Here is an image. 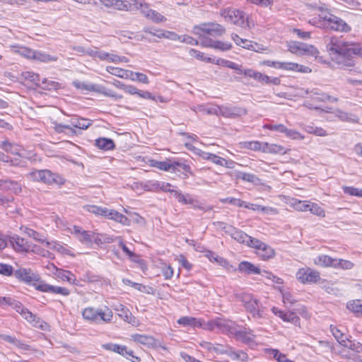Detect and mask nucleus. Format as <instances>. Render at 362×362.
Segmentation results:
<instances>
[{
	"instance_id": "3",
	"label": "nucleus",
	"mask_w": 362,
	"mask_h": 362,
	"mask_svg": "<svg viewBox=\"0 0 362 362\" xmlns=\"http://www.w3.org/2000/svg\"><path fill=\"white\" fill-rule=\"evenodd\" d=\"M330 329L338 343L343 346L341 350L338 351L339 354L341 355L343 357L352 359L355 362H362L361 356L358 354L361 350H362V348L358 346L355 349L352 347L351 341H347L346 336L342 333L341 330L332 325ZM353 346H355V345L353 344Z\"/></svg>"
},
{
	"instance_id": "30",
	"label": "nucleus",
	"mask_w": 362,
	"mask_h": 362,
	"mask_svg": "<svg viewBox=\"0 0 362 362\" xmlns=\"http://www.w3.org/2000/svg\"><path fill=\"white\" fill-rule=\"evenodd\" d=\"M34 54L35 57H33V59L41 62L48 63L56 62L58 59L57 56L50 55L45 52L35 50Z\"/></svg>"
},
{
	"instance_id": "40",
	"label": "nucleus",
	"mask_w": 362,
	"mask_h": 362,
	"mask_svg": "<svg viewBox=\"0 0 362 362\" xmlns=\"http://www.w3.org/2000/svg\"><path fill=\"white\" fill-rule=\"evenodd\" d=\"M106 71L110 74L117 76L122 78H128V71L129 70L123 69L119 67H114L112 66H107L106 67Z\"/></svg>"
},
{
	"instance_id": "36",
	"label": "nucleus",
	"mask_w": 362,
	"mask_h": 362,
	"mask_svg": "<svg viewBox=\"0 0 362 362\" xmlns=\"http://www.w3.org/2000/svg\"><path fill=\"white\" fill-rule=\"evenodd\" d=\"M151 165L165 171H172L173 169V161L167 160L165 161L151 160Z\"/></svg>"
},
{
	"instance_id": "35",
	"label": "nucleus",
	"mask_w": 362,
	"mask_h": 362,
	"mask_svg": "<svg viewBox=\"0 0 362 362\" xmlns=\"http://www.w3.org/2000/svg\"><path fill=\"white\" fill-rule=\"evenodd\" d=\"M95 93L103 94L105 96L114 98L115 100H118L122 98L121 95H118L112 90L107 89L105 86L95 84Z\"/></svg>"
},
{
	"instance_id": "28",
	"label": "nucleus",
	"mask_w": 362,
	"mask_h": 362,
	"mask_svg": "<svg viewBox=\"0 0 362 362\" xmlns=\"http://www.w3.org/2000/svg\"><path fill=\"white\" fill-rule=\"evenodd\" d=\"M11 47L12 48L13 52L17 53L27 59H33V57H35V50L29 47L18 45H11Z\"/></svg>"
},
{
	"instance_id": "47",
	"label": "nucleus",
	"mask_w": 362,
	"mask_h": 362,
	"mask_svg": "<svg viewBox=\"0 0 362 362\" xmlns=\"http://www.w3.org/2000/svg\"><path fill=\"white\" fill-rule=\"evenodd\" d=\"M117 239L119 240V246L121 247L122 251L134 262H137L139 256L134 252L131 251L123 242L121 237H117Z\"/></svg>"
},
{
	"instance_id": "43",
	"label": "nucleus",
	"mask_w": 362,
	"mask_h": 362,
	"mask_svg": "<svg viewBox=\"0 0 362 362\" xmlns=\"http://www.w3.org/2000/svg\"><path fill=\"white\" fill-rule=\"evenodd\" d=\"M310 202L307 200H298L297 199H292L291 205L295 209L299 211H308Z\"/></svg>"
},
{
	"instance_id": "21",
	"label": "nucleus",
	"mask_w": 362,
	"mask_h": 362,
	"mask_svg": "<svg viewBox=\"0 0 362 362\" xmlns=\"http://www.w3.org/2000/svg\"><path fill=\"white\" fill-rule=\"evenodd\" d=\"M238 270L246 274H262V271L259 267L247 261L241 262L238 265Z\"/></svg>"
},
{
	"instance_id": "19",
	"label": "nucleus",
	"mask_w": 362,
	"mask_h": 362,
	"mask_svg": "<svg viewBox=\"0 0 362 362\" xmlns=\"http://www.w3.org/2000/svg\"><path fill=\"white\" fill-rule=\"evenodd\" d=\"M132 339L136 343L145 345L147 347H154L157 341L150 335L135 334L132 335Z\"/></svg>"
},
{
	"instance_id": "24",
	"label": "nucleus",
	"mask_w": 362,
	"mask_h": 362,
	"mask_svg": "<svg viewBox=\"0 0 362 362\" xmlns=\"http://www.w3.org/2000/svg\"><path fill=\"white\" fill-rule=\"evenodd\" d=\"M91 124V121L85 118L72 117L69 122V125H71V127L74 128V129L75 128L86 129Z\"/></svg>"
},
{
	"instance_id": "34",
	"label": "nucleus",
	"mask_w": 362,
	"mask_h": 362,
	"mask_svg": "<svg viewBox=\"0 0 362 362\" xmlns=\"http://www.w3.org/2000/svg\"><path fill=\"white\" fill-rule=\"evenodd\" d=\"M183 170V178H187L188 177L187 173L192 175V172L191 170V168L189 165L185 164V163H181L179 161H173V173H178L180 170Z\"/></svg>"
},
{
	"instance_id": "11",
	"label": "nucleus",
	"mask_w": 362,
	"mask_h": 362,
	"mask_svg": "<svg viewBox=\"0 0 362 362\" xmlns=\"http://www.w3.org/2000/svg\"><path fill=\"white\" fill-rule=\"evenodd\" d=\"M7 240L8 244H10L16 252H28L30 250L35 252L32 249V245L26 239L21 238L18 235L7 236Z\"/></svg>"
},
{
	"instance_id": "59",
	"label": "nucleus",
	"mask_w": 362,
	"mask_h": 362,
	"mask_svg": "<svg viewBox=\"0 0 362 362\" xmlns=\"http://www.w3.org/2000/svg\"><path fill=\"white\" fill-rule=\"evenodd\" d=\"M114 8L119 11H132V4L128 1L115 0Z\"/></svg>"
},
{
	"instance_id": "45",
	"label": "nucleus",
	"mask_w": 362,
	"mask_h": 362,
	"mask_svg": "<svg viewBox=\"0 0 362 362\" xmlns=\"http://www.w3.org/2000/svg\"><path fill=\"white\" fill-rule=\"evenodd\" d=\"M244 146L250 150L261 151L263 152L264 146H267V142H260L258 141H245Z\"/></svg>"
},
{
	"instance_id": "46",
	"label": "nucleus",
	"mask_w": 362,
	"mask_h": 362,
	"mask_svg": "<svg viewBox=\"0 0 362 362\" xmlns=\"http://www.w3.org/2000/svg\"><path fill=\"white\" fill-rule=\"evenodd\" d=\"M189 54L191 57H194L199 60H201V61H203L205 62H209V63H214V58L206 57L204 56L203 52H202L199 50H196L194 49H190L189 50Z\"/></svg>"
},
{
	"instance_id": "63",
	"label": "nucleus",
	"mask_w": 362,
	"mask_h": 362,
	"mask_svg": "<svg viewBox=\"0 0 362 362\" xmlns=\"http://www.w3.org/2000/svg\"><path fill=\"white\" fill-rule=\"evenodd\" d=\"M147 18L156 23H162L166 21V18L163 15L153 9Z\"/></svg>"
},
{
	"instance_id": "15",
	"label": "nucleus",
	"mask_w": 362,
	"mask_h": 362,
	"mask_svg": "<svg viewBox=\"0 0 362 362\" xmlns=\"http://www.w3.org/2000/svg\"><path fill=\"white\" fill-rule=\"evenodd\" d=\"M72 233L83 244H90L93 242L94 233L91 231L84 230L80 226H74Z\"/></svg>"
},
{
	"instance_id": "57",
	"label": "nucleus",
	"mask_w": 362,
	"mask_h": 362,
	"mask_svg": "<svg viewBox=\"0 0 362 362\" xmlns=\"http://www.w3.org/2000/svg\"><path fill=\"white\" fill-rule=\"evenodd\" d=\"M308 211H310L311 214L320 217H324L325 216L324 209L320 206L318 204L311 202L309 205Z\"/></svg>"
},
{
	"instance_id": "58",
	"label": "nucleus",
	"mask_w": 362,
	"mask_h": 362,
	"mask_svg": "<svg viewBox=\"0 0 362 362\" xmlns=\"http://www.w3.org/2000/svg\"><path fill=\"white\" fill-rule=\"evenodd\" d=\"M233 45L230 42H223L220 40H215L214 45H212V48L215 49H218L222 52L230 50L232 48Z\"/></svg>"
},
{
	"instance_id": "7",
	"label": "nucleus",
	"mask_w": 362,
	"mask_h": 362,
	"mask_svg": "<svg viewBox=\"0 0 362 362\" xmlns=\"http://www.w3.org/2000/svg\"><path fill=\"white\" fill-rule=\"evenodd\" d=\"M225 32V28L216 23H202L193 27V33L199 37L209 35L216 37L221 36Z\"/></svg>"
},
{
	"instance_id": "18",
	"label": "nucleus",
	"mask_w": 362,
	"mask_h": 362,
	"mask_svg": "<svg viewBox=\"0 0 362 362\" xmlns=\"http://www.w3.org/2000/svg\"><path fill=\"white\" fill-rule=\"evenodd\" d=\"M276 309L274 308L272 309L273 313L278 315L284 321L291 322L295 325H300V318L293 312H284L281 310L276 311Z\"/></svg>"
},
{
	"instance_id": "44",
	"label": "nucleus",
	"mask_w": 362,
	"mask_h": 362,
	"mask_svg": "<svg viewBox=\"0 0 362 362\" xmlns=\"http://www.w3.org/2000/svg\"><path fill=\"white\" fill-rule=\"evenodd\" d=\"M132 81H137L141 83L148 84L149 83L147 76L142 73L134 72L132 71H128V78Z\"/></svg>"
},
{
	"instance_id": "1",
	"label": "nucleus",
	"mask_w": 362,
	"mask_h": 362,
	"mask_svg": "<svg viewBox=\"0 0 362 362\" xmlns=\"http://www.w3.org/2000/svg\"><path fill=\"white\" fill-rule=\"evenodd\" d=\"M326 49L331 60L341 67L354 65L355 59L362 48L359 44L348 42L338 37H331L326 42Z\"/></svg>"
},
{
	"instance_id": "39",
	"label": "nucleus",
	"mask_w": 362,
	"mask_h": 362,
	"mask_svg": "<svg viewBox=\"0 0 362 362\" xmlns=\"http://www.w3.org/2000/svg\"><path fill=\"white\" fill-rule=\"evenodd\" d=\"M346 308L357 316L362 315V303L361 300L349 301L346 304Z\"/></svg>"
},
{
	"instance_id": "41",
	"label": "nucleus",
	"mask_w": 362,
	"mask_h": 362,
	"mask_svg": "<svg viewBox=\"0 0 362 362\" xmlns=\"http://www.w3.org/2000/svg\"><path fill=\"white\" fill-rule=\"evenodd\" d=\"M237 177L238 179L255 185H258L260 182V179L257 175L252 173L240 172Z\"/></svg>"
},
{
	"instance_id": "25",
	"label": "nucleus",
	"mask_w": 362,
	"mask_h": 362,
	"mask_svg": "<svg viewBox=\"0 0 362 362\" xmlns=\"http://www.w3.org/2000/svg\"><path fill=\"white\" fill-rule=\"evenodd\" d=\"M0 188L11 191L14 194H18L21 192V185L16 181L13 180H0Z\"/></svg>"
},
{
	"instance_id": "10",
	"label": "nucleus",
	"mask_w": 362,
	"mask_h": 362,
	"mask_svg": "<svg viewBox=\"0 0 362 362\" xmlns=\"http://www.w3.org/2000/svg\"><path fill=\"white\" fill-rule=\"evenodd\" d=\"M296 279L302 284H315L320 279V272L310 267H305L298 270Z\"/></svg>"
},
{
	"instance_id": "29",
	"label": "nucleus",
	"mask_w": 362,
	"mask_h": 362,
	"mask_svg": "<svg viewBox=\"0 0 362 362\" xmlns=\"http://www.w3.org/2000/svg\"><path fill=\"white\" fill-rule=\"evenodd\" d=\"M177 323L184 327H199L202 325V320L196 317L185 316L180 317Z\"/></svg>"
},
{
	"instance_id": "31",
	"label": "nucleus",
	"mask_w": 362,
	"mask_h": 362,
	"mask_svg": "<svg viewBox=\"0 0 362 362\" xmlns=\"http://www.w3.org/2000/svg\"><path fill=\"white\" fill-rule=\"evenodd\" d=\"M95 146L105 151L112 150L115 147L112 139L104 137L96 139Z\"/></svg>"
},
{
	"instance_id": "26",
	"label": "nucleus",
	"mask_w": 362,
	"mask_h": 362,
	"mask_svg": "<svg viewBox=\"0 0 362 362\" xmlns=\"http://www.w3.org/2000/svg\"><path fill=\"white\" fill-rule=\"evenodd\" d=\"M257 255L263 260H268L274 257L275 251L271 246L264 243L257 251Z\"/></svg>"
},
{
	"instance_id": "53",
	"label": "nucleus",
	"mask_w": 362,
	"mask_h": 362,
	"mask_svg": "<svg viewBox=\"0 0 362 362\" xmlns=\"http://www.w3.org/2000/svg\"><path fill=\"white\" fill-rule=\"evenodd\" d=\"M120 307H121L120 310L117 309V310L119 312L118 314L119 316L122 319H123L124 321H126L129 323H133L134 320V317L132 315V314L129 312V310L128 309H127L122 305H120Z\"/></svg>"
},
{
	"instance_id": "4",
	"label": "nucleus",
	"mask_w": 362,
	"mask_h": 362,
	"mask_svg": "<svg viewBox=\"0 0 362 362\" xmlns=\"http://www.w3.org/2000/svg\"><path fill=\"white\" fill-rule=\"evenodd\" d=\"M29 175L33 181L40 182L47 185H57L61 186L65 183V179L61 175L47 169L35 170Z\"/></svg>"
},
{
	"instance_id": "27",
	"label": "nucleus",
	"mask_w": 362,
	"mask_h": 362,
	"mask_svg": "<svg viewBox=\"0 0 362 362\" xmlns=\"http://www.w3.org/2000/svg\"><path fill=\"white\" fill-rule=\"evenodd\" d=\"M107 218L114 220L124 226L130 225V219L115 210L109 209Z\"/></svg>"
},
{
	"instance_id": "12",
	"label": "nucleus",
	"mask_w": 362,
	"mask_h": 362,
	"mask_svg": "<svg viewBox=\"0 0 362 362\" xmlns=\"http://www.w3.org/2000/svg\"><path fill=\"white\" fill-rule=\"evenodd\" d=\"M288 50L296 54H310L315 55L317 53V49L313 45H308L307 44L291 41L288 44Z\"/></svg>"
},
{
	"instance_id": "50",
	"label": "nucleus",
	"mask_w": 362,
	"mask_h": 362,
	"mask_svg": "<svg viewBox=\"0 0 362 362\" xmlns=\"http://www.w3.org/2000/svg\"><path fill=\"white\" fill-rule=\"evenodd\" d=\"M206 257L211 262H217L219 265L222 267H227L228 265V262L226 259L217 255L213 252H207Z\"/></svg>"
},
{
	"instance_id": "48",
	"label": "nucleus",
	"mask_w": 362,
	"mask_h": 362,
	"mask_svg": "<svg viewBox=\"0 0 362 362\" xmlns=\"http://www.w3.org/2000/svg\"><path fill=\"white\" fill-rule=\"evenodd\" d=\"M284 70L296 71L302 73H308L311 71V69L309 67L293 62H288L286 64V68H285Z\"/></svg>"
},
{
	"instance_id": "5",
	"label": "nucleus",
	"mask_w": 362,
	"mask_h": 362,
	"mask_svg": "<svg viewBox=\"0 0 362 362\" xmlns=\"http://www.w3.org/2000/svg\"><path fill=\"white\" fill-rule=\"evenodd\" d=\"M82 316L84 320L88 321L90 323H108L111 322L112 319V312L107 308L105 311L100 308L88 307L83 309L82 311Z\"/></svg>"
},
{
	"instance_id": "61",
	"label": "nucleus",
	"mask_w": 362,
	"mask_h": 362,
	"mask_svg": "<svg viewBox=\"0 0 362 362\" xmlns=\"http://www.w3.org/2000/svg\"><path fill=\"white\" fill-rule=\"evenodd\" d=\"M198 110L200 112H203L207 115H219L220 113V106H214L210 107H205L203 105H200L198 107Z\"/></svg>"
},
{
	"instance_id": "38",
	"label": "nucleus",
	"mask_w": 362,
	"mask_h": 362,
	"mask_svg": "<svg viewBox=\"0 0 362 362\" xmlns=\"http://www.w3.org/2000/svg\"><path fill=\"white\" fill-rule=\"evenodd\" d=\"M83 209L91 214H95L97 216L100 215L106 218L109 210L107 208H103L95 205H86L84 206Z\"/></svg>"
},
{
	"instance_id": "56",
	"label": "nucleus",
	"mask_w": 362,
	"mask_h": 362,
	"mask_svg": "<svg viewBox=\"0 0 362 362\" xmlns=\"http://www.w3.org/2000/svg\"><path fill=\"white\" fill-rule=\"evenodd\" d=\"M57 286H52L46 284L45 281H41L40 284L36 286V290L45 293H55V291Z\"/></svg>"
},
{
	"instance_id": "33",
	"label": "nucleus",
	"mask_w": 362,
	"mask_h": 362,
	"mask_svg": "<svg viewBox=\"0 0 362 362\" xmlns=\"http://www.w3.org/2000/svg\"><path fill=\"white\" fill-rule=\"evenodd\" d=\"M210 161L213 162L214 163L218 165L223 166L227 168H233L235 165V161L232 160H226L223 158L216 156V154H213Z\"/></svg>"
},
{
	"instance_id": "51",
	"label": "nucleus",
	"mask_w": 362,
	"mask_h": 362,
	"mask_svg": "<svg viewBox=\"0 0 362 362\" xmlns=\"http://www.w3.org/2000/svg\"><path fill=\"white\" fill-rule=\"evenodd\" d=\"M21 78L34 83L38 85L40 83V76L38 74L32 71H24L21 74Z\"/></svg>"
},
{
	"instance_id": "52",
	"label": "nucleus",
	"mask_w": 362,
	"mask_h": 362,
	"mask_svg": "<svg viewBox=\"0 0 362 362\" xmlns=\"http://www.w3.org/2000/svg\"><path fill=\"white\" fill-rule=\"evenodd\" d=\"M72 84L77 89L92 92L95 91V84L93 83H84L76 80L73 81Z\"/></svg>"
},
{
	"instance_id": "54",
	"label": "nucleus",
	"mask_w": 362,
	"mask_h": 362,
	"mask_svg": "<svg viewBox=\"0 0 362 362\" xmlns=\"http://www.w3.org/2000/svg\"><path fill=\"white\" fill-rule=\"evenodd\" d=\"M354 266V264L348 260L342 259H334V268H341L343 269H351Z\"/></svg>"
},
{
	"instance_id": "8",
	"label": "nucleus",
	"mask_w": 362,
	"mask_h": 362,
	"mask_svg": "<svg viewBox=\"0 0 362 362\" xmlns=\"http://www.w3.org/2000/svg\"><path fill=\"white\" fill-rule=\"evenodd\" d=\"M13 276L28 286H36L41 281L40 275L30 268L20 267L15 270Z\"/></svg>"
},
{
	"instance_id": "60",
	"label": "nucleus",
	"mask_w": 362,
	"mask_h": 362,
	"mask_svg": "<svg viewBox=\"0 0 362 362\" xmlns=\"http://www.w3.org/2000/svg\"><path fill=\"white\" fill-rule=\"evenodd\" d=\"M25 233L28 236L33 238L34 240L40 243H43L45 242V239L44 238V237L38 232L34 230L33 229L26 228L25 230Z\"/></svg>"
},
{
	"instance_id": "55",
	"label": "nucleus",
	"mask_w": 362,
	"mask_h": 362,
	"mask_svg": "<svg viewBox=\"0 0 362 362\" xmlns=\"http://www.w3.org/2000/svg\"><path fill=\"white\" fill-rule=\"evenodd\" d=\"M153 35L157 36L158 37H165L170 39L171 40H180L181 38L180 35H178L174 32H170V31H158L157 33H153Z\"/></svg>"
},
{
	"instance_id": "20",
	"label": "nucleus",
	"mask_w": 362,
	"mask_h": 362,
	"mask_svg": "<svg viewBox=\"0 0 362 362\" xmlns=\"http://www.w3.org/2000/svg\"><path fill=\"white\" fill-rule=\"evenodd\" d=\"M226 231L229 233L234 240L240 243L245 244L247 240H249V235L233 227L232 226H228Z\"/></svg>"
},
{
	"instance_id": "6",
	"label": "nucleus",
	"mask_w": 362,
	"mask_h": 362,
	"mask_svg": "<svg viewBox=\"0 0 362 362\" xmlns=\"http://www.w3.org/2000/svg\"><path fill=\"white\" fill-rule=\"evenodd\" d=\"M220 15L228 23L245 29L249 28L248 17L240 10L226 8L220 11Z\"/></svg>"
},
{
	"instance_id": "64",
	"label": "nucleus",
	"mask_w": 362,
	"mask_h": 362,
	"mask_svg": "<svg viewBox=\"0 0 362 362\" xmlns=\"http://www.w3.org/2000/svg\"><path fill=\"white\" fill-rule=\"evenodd\" d=\"M14 272L15 271L13 270V268L11 265L0 263V274L10 276L13 275Z\"/></svg>"
},
{
	"instance_id": "14",
	"label": "nucleus",
	"mask_w": 362,
	"mask_h": 362,
	"mask_svg": "<svg viewBox=\"0 0 362 362\" xmlns=\"http://www.w3.org/2000/svg\"><path fill=\"white\" fill-rule=\"evenodd\" d=\"M215 326H216V329L219 332L223 334L232 335L236 324L229 320L216 317Z\"/></svg>"
},
{
	"instance_id": "17",
	"label": "nucleus",
	"mask_w": 362,
	"mask_h": 362,
	"mask_svg": "<svg viewBox=\"0 0 362 362\" xmlns=\"http://www.w3.org/2000/svg\"><path fill=\"white\" fill-rule=\"evenodd\" d=\"M246 114L245 109L238 107L220 106L219 115L225 117H235Z\"/></svg>"
},
{
	"instance_id": "62",
	"label": "nucleus",
	"mask_w": 362,
	"mask_h": 362,
	"mask_svg": "<svg viewBox=\"0 0 362 362\" xmlns=\"http://www.w3.org/2000/svg\"><path fill=\"white\" fill-rule=\"evenodd\" d=\"M215 64H217V65H220V66H226V67H228L230 69H238V64L233 62H231V61H228V60H226V59H221V58H218L217 59H216L214 58V63Z\"/></svg>"
},
{
	"instance_id": "37",
	"label": "nucleus",
	"mask_w": 362,
	"mask_h": 362,
	"mask_svg": "<svg viewBox=\"0 0 362 362\" xmlns=\"http://www.w3.org/2000/svg\"><path fill=\"white\" fill-rule=\"evenodd\" d=\"M334 259L331 257L325 255H321L317 256L314 262L315 264L320 267H333Z\"/></svg>"
},
{
	"instance_id": "32",
	"label": "nucleus",
	"mask_w": 362,
	"mask_h": 362,
	"mask_svg": "<svg viewBox=\"0 0 362 362\" xmlns=\"http://www.w3.org/2000/svg\"><path fill=\"white\" fill-rule=\"evenodd\" d=\"M263 153L274 154H285L287 153L286 148L278 144H269L267 142V146H264Z\"/></svg>"
},
{
	"instance_id": "42",
	"label": "nucleus",
	"mask_w": 362,
	"mask_h": 362,
	"mask_svg": "<svg viewBox=\"0 0 362 362\" xmlns=\"http://www.w3.org/2000/svg\"><path fill=\"white\" fill-rule=\"evenodd\" d=\"M231 38L238 46H240L243 48L247 49H252L253 48V45L251 44V41H249L246 39H243L237 34L233 33L231 35Z\"/></svg>"
},
{
	"instance_id": "16",
	"label": "nucleus",
	"mask_w": 362,
	"mask_h": 362,
	"mask_svg": "<svg viewBox=\"0 0 362 362\" xmlns=\"http://www.w3.org/2000/svg\"><path fill=\"white\" fill-rule=\"evenodd\" d=\"M238 327V325H236L232 335L245 344H250L254 341L255 335L252 334L253 331L252 329L244 328L243 330H239Z\"/></svg>"
},
{
	"instance_id": "2",
	"label": "nucleus",
	"mask_w": 362,
	"mask_h": 362,
	"mask_svg": "<svg viewBox=\"0 0 362 362\" xmlns=\"http://www.w3.org/2000/svg\"><path fill=\"white\" fill-rule=\"evenodd\" d=\"M320 13L317 17H314L309 23L317 28L327 29L340 33L351 31V26L341 18L334 15L327 8L319 7Z\"/></svg>"
},
{
	"instance_id": "49",
	"label": "nucleus",
	"mask_w": 362,
	"mask_h": 362,
	"mask_svg": "<svg viewBox=\"0 0 362 362\" xmlns=\"http://www.w3.org/2000/svg\"><path fill=\"white\" fill-rule=\"evenodd\" d=\"M54 129L56 132L57 133H62L64 132V130L66 129L68 131L67 134L69 135H76L77 132L76 129L71 127V125L67 124H62L59 123H54Z\"/></svg>"
},
{
	"instance_id": "22",
	"label": "nucleus",
	"mask_w": 362,
	"mask_h": 362,
	"mask_svg": "<svg viewBox=\"0 0 362 362\" xmlns=\"http://www.w3.org/2000/svg\"><path fill=\"white\" fill-rule=\"evenodd\" d=\"M90 55L93 57L100 59V60L107 61L108 62H113L117 64L119 59V56L115 54L107 53L104 51L95 50L90 52Z\"/></svg>"
},
{
	"instance_id": "23",
	"label": "nucleus",
	"mask_w": 362,
	"mask_h": 362,
	"mask_svg": "<svg viewBox=\"0 0 362 362\" xmlns=\"http://www.w3.org/2000/svg\"><path fill=\"white\" fill-rule=\"evenodd\" d=\"M310 98L314 101H320V102H337L338 99L337 98L332 97L325 93L320 92L317 90H313L310 91Z\"/></svg>"
},
{
	"instance_id": "9",
	"label": "nucleus",
	"mask_w": 362,
	"mask_h": 362,
	"mask_svg": "<svg viewBox=\"0 0 362 362\" xmlns=\"http://www.w3.org/2000/svg\"><path fill=\"white\" fill-rule=\"evenodd\" d=\"M242 302L246 310L252 314L253 317H262V305L257 298L251 294L245 293L242 296Z\"/></svg>"
},
{
	"instance_id": "13",
	"label": "nucleus",
	"mask_w": 362,
	"mask_h": 362,
	"mask_svg": "<svg viewBox=\"0 0 362 362\" xmlns=\"http://www.w3.org/2000/svg\"><path fill=\"white\" fill-rule=\"evenodd\" d=\"M0 148L4 151L25 158L23 154L24 149L22 146L14 142L10 141L7 138L0 142Z\"/></svg>"
}]
</instances>
